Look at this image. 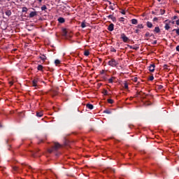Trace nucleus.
<instances>
[{"instance_id": "e433bc0d", "label": "nucleus", "mask_w": 179, "mask_h": 179, "mask_svg": "<svg viewBox=\"0 0 179 179\" xmlns=\"http://www.w3.org/2000/svg\"><path fill=\"white\" fill-rule=\"evenodd\" d=\"M176 19H177V16H173V20H176Z\"/></svg>"}, {"instance_id": "412c9836", "label": "nucleus", "mask_w": 179, "mask_h": 179, "mask_svg": "<svg viewBox=\"0 0 179 179\" xmlns=\"http://www.w3.org/2000/svg\"><path fill=\"white\" fill-rule=\"evenodd\" d=\"M114 6H115V4L113 3L109 6V8L111 9V10H114L115 9Z\"/></svg>"}, {"instance_id": "0eeeda50", "label": "nucleus", "mask_w": 179, "mask_h": 179, "mask_svg": "<svg viewBox=\"0 0 179 179\" xmlns=\"http://www.w3.org/2000/svg\"><path fill=\"white\" fill-rule=\"evenodd\" d=\"M43 115H44V113L43 112V110L36 112V117H38L40 118L43 117Z\"/></svg>"}, {"instance_id": "ea45409f", "label": "nucleus", "mask_w": 179, "mask_h": 179, "mask_svg": "<svg viewBox=\"0 0 179 179\" xmlns=\"http://www.w3.org/2000/svg\"><path fill=\"white\" fill-rule=\"evenodd\" d=\"M145 36H149V32H147V33L145 34Z\"/></svg>"}, {"instance_id": "7ed1b4c3", "label": "nucleus", "mask_w": 179, "mask_h": 179, "mask_svg": "<svg viewBox=\"0 0 179 179\" xmlns=\"http://www.w3.org/2000/svg\"><path fill=\"white\" fill-rule=\"evenodd\" d=\"M170 23H171V21L170 20H165V30H170Z\"/></svg>"}, {"instance_id": "a19ab883", "label": "nucleus", "mask_w": 179, "mask_h": 179, "mask_svg": "<svg viewBox=\"0 0 179 179\" xmlns=\"http://www.w3.org/2000/svg\"><path fill=\"white\" fill-rule=\"evenodd\" d=\"M109 5L110 6L113 5V3H111V1H109Z\"/></svg>"}, {"instance_id": "aec40b11", "label": "nucleus", "mask_w": 179, "mask_h": 179, "mask_svg": "<svg viewBox=\"0 0 179 179\" xmlns=\"http://www.w3.org/2000/svg\"><path fill=\"white\" fill-rule=\"evenodd\" d=\"M90 55V52H89V50H85L84 52V55H85V57H89Z\"/></svg>"}, {"instance_id": "c03bdc74", "label": "nucleus", "mask_w": 179, "mask_h": 179, "mask_svg": "<svg viewBox=\"0 0 179 179\" xmlns=\"http://www.w3.org/2000/svg\"><path fill=\"white\" fill-rule=\"evenodd\" d=\"M172 24H174V21L172 22Z\"/></svg>"}, {"instance_id": "473e14b6", "label": "nucleus", "mask_w": 179, "mask_h": 179, "mask_svg": "<svg viewBox=\"0 0 179 179\" xmlns=\"http://www.w3.org/2000/svg\"><path fill=\"white\" fill-rule=\"evenodd\" d=\"M107 93H108V92H107V90H104L103 91V94H104V96H107Z\"/></svg>"}, {"instance_id": "2f4dec72", "label": "nucleus", "mask_w": 179, "mask_h": 179, "mask_svg": "<svg viewBox=\"0 0 179 179\" xmlns=\"http://www.w3.org/2000/svg\"><path fill=\"white\" fill-rule=\"evenodd\" d=\"M120 13H122V15H125L126 12L124 11V10H122L120 11Z\"/></svg>"}, {"instance_id": "72a5a7b5", "label": "nucleus", "mask_w": 179, "mask_h": 179, "mask_svg": "<svg viewBox=\"0 0 179 179\" xmlns=\"http://www.w3.org/2000/svg\"><path fill=\"white\" fill-rule=\"evenodd\" d=\"M153 79H155V77L153 76L150 77V80H153Z\"/></svg>"}, {"instance_id": "5701e85b", "label": "nucleus", "mask_w": 179, "mask_h": 179, "mask_svg": "<svg viewBox=\"0 0 179 179\" xmlns=\"http://www.w3.org/2000/svg\"><path fill=\"white\" fill-rule=\"evenodd\" d=\"M114 79H115V78L112 77L111 78H110V79L108 80V83H113V82H114Z\"/></svg>"}, {"instance_id": "9d476101", "label": "nucleus", "mask_w": 179, "mask_h": 179, "mask_svg": "<svg viewBox=\"0 0 179 179\" xmlns=\"http://www.w3.org/2000/svg\"><path fill=\"white\" fill-rule=\"evenodd\" d=\"M37 15V12L36 11H32L29 14V17H34V16Z\"/></svg>"}, {"instance_id": "de8ad7c7", "label": "nucleus", "mask_w": 179, "mask_h": 179, "mask_svg": "<svg viewBox=\"0 0 179 179\" xmlns=\"http://www.w3.org/2000/svg\"><path fill=\"white\" fill-rule=\"evenodd\" d=\"M130 48H132V46H130Z\"/></svg>"}, {"instance_id": "c85d7f7f", "label": "nucleus", "mask_w": 179, "mask_h": 179, "mask_svg": "<svg viewBox=\"0 0 179 179\" xmlns=\"http://www.w3.org/2000/svg\"><path fill=\"white\" fill-rule=\"evenodd\" d=\"M119 21L120 22H125V18H124L123 17H121L120 18H119Z\"/></svg>"}, {"instance_id": "f03ea898", "label": "nucleus", "mask_w": 179, "mask_h": 179, "mask_svg": "<svg viewBox=\"0 0 179 179\" xmlns=\"http://www.w3.org/2000/svg\"><path fill=\"white\" fill-rule=\"evenodd\" d=\"M108 65H110V66H117V65H118V62L115 61L114 59H112L108 62Z\"/></svg>"}, {"instance_id": "f3484780", "label": "nucleus", "mask_w": 179, "mask_h": 179, "mask_svg": "<svg viewBox=\"0 0 179 179\" xmlns=\"http://www.w3.org/2000/svg\"><path fill=\"white\" fill-rule=\"evenodd\" d=\"M6 16H10V15H12V11H10V10H6Z\"/></svg>"}, {"instance_id": "9b49d317", "label": "nucleus", "mask_w": 179, "mask_h": 179, "mask_svg": "<svg viewBox=\"0 0 179 179\" xmlns=\"http://www.w3.org/2000/svg\"><path fill=\"white\" fill-rule=\"evenodd\" d=\"M108 19H111V20H113V22H115V20H117V18H115V17H114V15H109L108 16Z\"/></svg>"}, {"instance_id": "393cba45", "label": "nucleus", "mask_w": 179, "mask_h": 179, "mask_svg": "<svg viewBox=\"0 0 179 179\" xmlns=\"http://www.w3.org/2000/svg\"><path fill=\"white\" fill-rule=\"evenodd\" d=\"M123 87H124L125 89H128V83L127 82L124 83Z\"/></svg>"}, {"instance_id": "a211bd4d", "label": "nucleus", "mask_w": 179, "mask_h": 179, "mask_svg": "<svg viewBox=\"0 0 179 179\" xmlns=\"http://www.w3.org/2000/svg\"><path fill=\"white\" fill-rule=\"evenodd\" d=\"M132 24H138V20L136 19H132L131 20Z\"/></svg>"}, {"instance_id": "39448f33", "label": "nucleus", "mask_w": 179, "mask_h": 179, "mask_svg": "<svg viewBox=\"0 0 179 179\" xmlns=\"http://www.w3.org/2000/svg\"><path fill=\"white\" fill-rule=\"evenodd\" d=\"M37 83H38V78H34L32 81V86L34 87H37Z\"/></svg>"}, {"instance_id": "dca6fc26", "label": "nucleus", "mask_w": 179, "mask_h": 179, "mask_svg": "<svg viewBox=\"0 0 179 179\" xmlns=\"http://www.w3.org/2000/svg\"><path fill=\"white\" fill-rule=\"evenodd\" d=\"M155 33H160V28L159 27H156L154 29Z\"/></svg>"}, {"instance_id": "09e8293b", "label": "nucleus", "mask_w": 179, "mask_h": 179, "mask_svg": "<svg viewBox=\"0 0 179 179\" xmlns=\"http://www.w3.org/2000/svg\"><path fill=\"white\" fill-rule=\"evenodd\" d=\"M7 1H10V0H7Z\"/></svg>"}, {"instance_id": "4be33fe9", "label": "nucleus", "mask_w": 179, "mask_h": 179, "mask_svg": "<svg viewBox=\"0 0 179 179\" xmlns=\"http://www.w3.org/2000/svg\"><path fill=\"white\" fill-rule=\"evenodd\" d=\"M143 24H139L136 26L137 29H143Z\"/></svg>"}, {"instance_id": "2eb2a0df", "label": "nucleus", "mask_w": 179, "mask_h": 179, "mask_svg": "<svg viewBox=\"0 0 179 179\" xmlns=\"http://www.w3.org/2000/svg\"><path fill=\"white\" fill-rule=\"evenodd\" d=\"M40 59H41V61H43V62L45 61V59H47V57H45V55H43L41 56H40Z\"/></svg>"}, {"instance_id": "49530a36", "label": "nucleus", "mask_w": 179, "mask_h": 179, "mask_svg": "<svg viewBox=\"0 0 179 179\" xmlns=\"http://www.w3.org/2000/svg\"><path fill=\"white\" fill-rule=\"evenodd\" d=\"M158 2H160V0H157Z\"/></svg>"}, {"instance_id": "4468645a", "label": "nucleus", "mask_w": 179, "mask_h": 179, "mask_svg": "<svg viewBox=\"0 0 179 179\" xmlns=\"http://www.w3.org/2000/svg\"><path fill=\"white\" fill-rule=\"evenodd\" d=\"M38 71H41V72H43V69H44V67L43 66V65L39 64L37 67Z\"/></svg>"}, {"instance_id": "6e6552de", "label": "nucleus", "mask_w": 179, "mask_h": 179, "mask_svg": "<svg viewBox=\"0 0 179 179\" xmlns=\"http://www.w3.org/2000/svg\"><path fill=\"white\" fill-rule=\"evenodd\" d=\"M108 30L109 31H113V30H114V24H110L108 27Z\"/></svg>"}, {"instance_id": "ddd939ff", "label": "nucleus", "mask_w": 179, "mask_h": 179, "mask_svg": "<svg viewBox=\"0 0 179 179\" xmlns=\"http://www.w3.org/2000/svg\"><path fill=\"white\" fill-rule=\"evenodd\" d=\"M86 107H87V108H89V110H93V108H94L93 105H92V104H90V103H87V104L86 105Z\"/></svg>"}, {"instance_id": "6ab92c4d", "label": "nucleus", "mask_w": 179, "mask_h": 179, "mask_svg": "<svg viewBox=\"0 0 179 179\" xmlns=\"http://www.w3.org/2000/svg\"><path fill=\"white\" fill-rule=\"evenodd\" d=\"M55 64L56 66H58V65H59V64H61V61L59 59H56L55 61Z\"/></svg>"}, {"instance_id": "c9c22d12", "label": "nucleus", "mask_w": 179, "mask_h": 179, "mask_svg": "<svg viewBox=\"0 0 179 179\" xmlns=\"http://www.w3.org/2000/svg\"><path fill=\"white\" fill-rule=\"evenodd\" d=\"M176 51H179V45L176 47Z\"/></svg>"}, {"instance_id": "b1692460", "label": "nucleus", "mask_w": 179, "mask_h": 179, "mask_svg": "<svg viewBox=\"0 0 179 179\" xmlns=\"http://www.w3.org/2000/svg\"><path fill=\"white\" fill-rule=\"evenodd\" d=\"M81 27H82L83 29H85V27H86V22H83L81 23Z\"/></svg>"}, {"instance_id": "37998d69", "label": "nucleus", "mask_w": 179, "mask_h": 179, "mask_svg": "<svg viewBox=\"0 0 179 179\" xmlns=\"http://www.w3.org/2000/svg\"><path fill=\"white\" fill-rule=\"evenodd\" d=\"M157 20V18H156V17H155V18H154V20Z\"/></svg>"}, {"instance_id": "1a4fd4ad", "label": "nucleus", "mask_w": 179, "mask_h": 179, "mask_svg": "<svg viewBox=\"0 0 179 179\" xmlns=\"http://www.w3.org/2000/svg\"><path fill=\"white\" fill-rule=\"evenodd\" d=\"M146 26L147 27H148V29H152V27H153V24H152V22L148 21L146 22Z\"/></svg>"}, {"instance_id": "20e7f679", "label": "nucleus", "mask_w": 179, "mask_h": 179, "mask_svg": "<svg viewBox=\"0 0 179 179\" xmlns=\"http://www.w3.org/2000/svg\"><path fill=\"white\" fill-rule=\"evenodd\" d=\"M121 38L122 39V41H124V43H128V37H127V36L125 35V34H121Z\"/></svg>"}, {"instance_id": "58836bf2", "label": "nucleus", "mask_w": 179, "mask_h": 179, "mask_svg": "<svg viewBox=\"0 0 179 179\" xmlns=\"http://www.w3.org/2000/svg\"><path fill=\"white\" fill-rule=\"evenodd\" d=\"M139 32V29H136V33H138Z\"/></svg>"}, {"instance_id": "cd10ccee", "label": "nucleus", "mask_w": 179, "mask_h": 179, "mask_svg": "<svg viewBox=\"0 0 179 179\" xmlns=\"http://www.w3.org/2000/svg\"><path fill=\"white\" fill-rule=\"evenodd\" d=\"M46 9H47V6L45 5L41 7V10H46Z\"/></svg>"}, {"instance_id": "f8f14e48", "label": "nucleus", "mask_w": 179, "mask_h": 179, "mask_svg": "<svg viewBox=\"0 0 179 179\" xmlns=\"http://www.w3.org/2000/svg\"><path fill=\"white\" fill-rule=\"evenodd\" d=\"M59 23H65V19L64 17H59L58 18Z\"/></svg>"}, {"instance_id": "c756f323", "label": "nucleus", "mask_w": 179, "mask_h": 179, "mask_svg": "<svg viewBox=\"0 0 179 179\" xmlns=\"http://www.w3.org/2000/svg\"><path fill=\"white\" fill-rule=\"evenodd\" d=\"M173 31H176V34L178 35V36H179V29H173Z\"/></svg>"}, {"instance_id": "bb28decb", "label": "nucleus", "mask_w": 179, "mask_h": 179, "mask_svg": "<svg viewBox=\"0 0 179 179\" xmlns=\"http://www.w3.org/2000/svg\"><path fill=\"white\" fill-rule=\"evenodd\" d=\"M160 13H161V15H164V13H166V10L164 9H161Z\"/></svg>"}, {"instance_id": "79ce46f5", "label": "nucleus", "mask_w": 179, "mask_h": 179, "mask_svg": "<svg viewBox=\"0 0 179 179\" xmlns=\"http://www.w3.org/2000/svg\"><path fill=\"white\" fill-rule=\"evenodd\" d=\"M106 113H107V114H110V112L106 110Z\"/></svg>"}, {"instance_id": "4c0bfd02", "label": "nucleus", "mask_w": 179, "mask_h": 179, "mask_svg": "<svg viewBox=\"0 0 179 179\" xmlns=\"http://www.w3.org/2000/svg\"><path fill=\"white\" fill-rule=\"evenodd\" d=\"M38 1L41 3L43 2V0H38Z\"/></svg>"}, {"instance_id": "a18cd8bd", "label": "nucleus", "mask_w": 179, "mask_h": 179, "mask_svg": "<svg viewBox=\"0 0 179 179\" xmlns=\"http://www.w3.org/2000/svg\"><path fill=\"white\" fill-rule=\"evenodd\" d=\"M148 106H150V103H148Z\"/></svg>"}, {"instance_id": "7c9ffc66", "label": "nucleus", "mask_w": 179, "mask_h": 179, "mask_svg": "<svg viewBox=\"0 0 179 179\" xmlns=\"http://www.w3.org/2000/svg\"><path fill=\"white\" fill-rule=\"evenodd\" d=\"M28 9L26 7L22 8V12H27Z\"/></svg>"}, {"instance_id": "423d86ee", "label": "nucleus", "mask_w": 179, "mask_h": 179, "mask_svg": "<svg viewBox=\"0 0 179 179\" xmlns=\"http://www.w3.org/2000/svg\"><path fill=\"white\" fill-rule=\"evenodd\" d=\"M155 68H156V65H155V64H150L149 66L150 72H155Z\"/></svg>"}, {"instance_id": "f257e3e1", "label": "nucleus", "mask_w": 179, "mask_h": 179, "mask_svg": "<svg viewBox=\"0 0 179 179\" xmlns=\"http://www.w3.org/2000/svg\"><path fill=\"white\" fill-rule=\"evenodd\" d=\"M61 148V145L58 143H55L52 149L49 150L48 152L49 153H52L54 150H57V149H59Z\"/></svg>"}, {"instance_id": "a878e982", "label": "nucleus", "mask_w": 179, "mask_h": 179, "mask_svg": "<svg viewBox=\"0 0 179 179\" xmlns=\"http://www.w3.org/2000/svg\"><path fill=\"white\" fill-rule=\"evenodd\" d=\"M108 103H109V104H113L114 103V100L109 99H108Z\"/></svg>"}, {"instance_id": "f704fd0d", "label": "nucleus", "mask_w": 179, "mask_h": 179, "mask_svg": "<svg viewBox=\"0 0 179 179\" xmlns=\"http://www.w3.org/2000/svg\"><path fill=\"white\" fill-rule=\"evenodd\" d=\"M176 24H177V26H179V19L178 20H176Z\"/></svg>"}]
</instances>
